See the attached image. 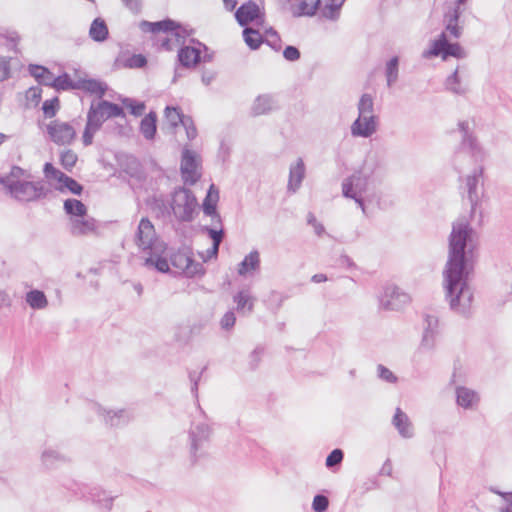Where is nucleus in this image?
Segmentation results:
<instances>
[{
    "label": "nucleus",
    "mask_w": 512,
    "mask_h": 512,
    "mask_svg": "<svg viewBox=\"0 0 512 512\" xmlns=\"http://www.w3.org/2000/svg\"><path fill=\"white\" fill-rule=\"evenodd\" d=\"M64 211L70 218L87 215V207L80 200L73 198L64 201Z\"/></svg>",
    "instance_id": "34"
},
{
    "label": "nucleus",
    "mask_w": 512,
    "mask_h": 512,
    "mask_svg": "<svg viewBox=\"0 0 512 512\" xmlns=\"http://www.w3.org/2000/svg\"><path fill=\"white\" fill-rule=\"evenodd\" d=\"M23 174L24 170L22 168L13 166L8 175L0 177V183L7 189L9 188L8 181L10 183L16 184L17 182L21 181L20 178L23 176Z\"/></svg>",
    "instance_id": "45"
},
{
    "label": "nucleus",
    "mask_w": 512,
    "mask_h": 512,
    "mask_svg": "<svg viewBox=\"0 0 512 512\" xmlns=\"http://www.w3.org/2000/svg\"><path fill=\"white\" fill-rule=\"evenodd\" d=\"M181 125L185 128L186 135L189 140H193L196 138L197 129H196L193 119L190 116L186 115L185 118L183 119Z\"/></svg>",
    "instance_id": "52"
},
{
    "label": "nucleus",
    "mask_w": 512,
    "mask_h": 512,
    "mask_svg": "<svg viewBox=\"0 0 512 512\" xmlns=\"http://www.w3.org/2000/svg\"><path fill=\"white\" fill-rule=\"evenodd\" d=\"M377 166L376 160L368 158L363 166L342 182V194L346 198L353 199L363 214H366V206L363 194L368 190L369 179Z\"/></svg>",
    "instance_id": "4"
},
{
    "label": "nucleus",
    "mask_w": 512,
    "mask_h": 512,
    "mask_svg": "<svg viewBox=\"0 0 512 512\" xmlns=\"http://www.w3.org/2000/svg\"><path fill=\"white\" fill-rule=\"evenodd\" d=\"M458 127H459L460 132L462 133V139H466L467 137L471 138L474 136L470 130L468 121H460L458 123Z\"/></svg>",
    "instance_id": "63"
},
{
    "label": "nucleus",
    "mask_w": 512,
    "mask_h": 512,
    "mask_svg": "<svg viewBox=\"0 0 512 512\" xmlns=\"http://www.w3.org/2000/svg\"><path fill=\"white\" fill-rule=\"evenodd\" d=\"M212 436L211 426L202 421L193 423L189 430V452L192 464L206 455L205 448L208 446Z\"/></svg>",
    "instance_id": "6"
},
{
    "label": "nucleus",
    "mask_w": 512,
    "mask_h": 512,
    "mask_svg": "<svg viewBox=\"0 0 512 512\" xmlns=\"http://www.w3.org/2000/svg\"><path fill=\"white\" fill-rule=\"evenodd\" d=\"M459 150L470 154L475 162H483L487 157V152L481 146L475 136L462 139Z\"/></svg>",
    "instance_id": "20"
},
{
    "label": "nucleus",
    "mask_w": 512,
    "mask_h": 512,
    "mask_svg": "<svg viewBox=\"0 0 512 512\" xmlns=\"http://www.w3.org/2000/svg\"><path fill=\"white\" fill-rule=\"evenodd\" d=\"M387 86L392 87L399 78V57L394 56L385 65Z\"/></svg>",
    "instance_id": "35"
},
{
    "label": "nucleus",
    "mask_w": 512,
    "mask_h": 512,
    "mask_svg": "<svg viewBox=\"0 0 512 512\" xmlns=\"http://www.w3.org/2000/svg\"><path fill=\"white\" fill-rule=\"evenodd\" d=\"M437 335H438V333H434L431 331H424L422 340L420 343V349L427 350V351L434 349L435 344H436Z\"/></svg>",
    "instance_id": "47"
},
{
    "label": "nucleus",
    "mask_w": 512,
    "mask_h": 512,
    "mask_svg": "<svg viewBox=\"0 0 512 512\" xmlns=\"http://www.w3.org/2000/svg\"><path fill=\"white\" fill-rule=\"evenodd\" d=\"M289 4V11L293 17L313 16L318 10L321 0H279Z\"/></svg>",
    "instance_id": "15"
},
{
    "label": "nucleus",
    "mask_w": 512,
    "mask_h": 512,
    "mask_svg": "<svg viewBox=\"0 0 512 512\" xmlns=\"http://www.w3.org/2000/svg\"><path fill=\"white\" fill-rule=\"evenodd\" d=\"M146 63V58L141 54H135L128 59V66L131 68H142Z\"/></svg>",
    "instance_id": "59"
},
{
    "label": "nucleus",
    "mask_w": 512,
    "mask_h": 512,
    "mask_svg": "<svg viewBox=\"0 0 512 512\" xmlns=\"http://www.w3.org/2000/svg\"><path fill=\"white\" fill-rule=\"evenodd\" d=\"M55 189L60 192H64L65 190H68L72 194L81 195V193L83 191V186L80 183H78L75 179L67 176L65 178V181L63 183H61V185L55 186Z\"/></svg>",
    "instance_id": "43"
},
{
    "label": "nucleus",
    "mask_w": 512,
    "mask_h": 512,
    "mask_svg": "<svg viewBox=\"0 0 512 512\" xmlns=\"http://www.w3.org/2000/svg\"><path fill=\"white\" fill-rule=\"evenodd\" d=\"M178 60L183 67H194L201 60V51L196 47L183 46L178 52Z\"/></svg>",
    "instance_id": "23"
},
{
    "label": "nucleus",
    "mask_w": 512,
    "mask_h": 512,
    "mask_svg": "<svg viewBox=\"0 0 512 512\" xmlns=\"http://www.w3.org/2000/svg\"><path fill=\"white\" fill-rule=\"evenodd\" d=\"M245 43L253 50L258 49L262 43V36L257 30L245 28L243 31Z\"/></svg>",
    "instance_id": "42"
},
{
    "label": "nucleus",
    "mask_w": 512,
    "mask_h": 512,
    "mask_svg": "<svg viewBox=\"0 0 512 512\" xmlns=\"http://www.w3.org/2000/svg\"><path fill=\"white\" fill-rule=\"evenodd\" d=\"M77 80H72L67 73L55 77L53 88L56 90H74L76 88Z\"/></svg>",
    "instance_id": "44"
},
{
    "label": "nucleus",
    "mask_w": 512,
    "mask_h": 512,
    "mask_svg": "<svg viewBox=\"0 0 512 512\" xmlns=\"http://www.w3.org/2000/svg\"><path fill=\"white\" fill-rule=\"evenodd\" d=\"M377 130V116H358L351 125V134L355 137L368 138Z\"/></svg>",
    "instance_id": "16"
},
{
    "label": "nucleus",
    "mask_w": 512,
    "mask_h": 512,
    "mask_svg": "<svg viewBox=\"0 0 512 512\" xmlns=\"http://www.w3.org/2000/svg\"><path fill=\"white\" fill-rule=\"evenodd\" d=\"M344 457V453L341 449H334L326 458V466L332 468L339 465Z\"/></svg>",
    "instance_id": "51"
},
{
    "label": "nucleus",
    "mask_w": 512,
    "mask_h": 512,
    "mask_svg": "<svg viewBox=\"0 0 512 512\" xmlns=\"http://www.w3.org/2000/svg\"><path fill=\"white\" fill-rule=\"evenodd\" d=\"M236 322V317L233 311H228L224 314L220 321V325L222 329L229 330L231 329Z\"/></svg>",
    "instance_id": "55"
},
{
    "label": "nucleus",
    "mask_w": 512,
    "mask_h": 512,
    "mask_svg": "<svg viewBox=\"0 0 512 512\" xmlns=\"http://www.w3.org/2000/svg\"><path fill=\"white\" fill-rule=\"evenodd\" d=\"M377 370H378V376L382 380H384L388 383H395L397 381V377L387 367L380 364V365H378Z\"/></svg>",
    "instance_id": "53"
},
{
    "label": "nucleus",
    "mask_w": 512,
    "mask_h": 512,
    "mask_svg": "<svg viewBox=\"0 0 512 512\" xmlns=\"http://www.w3.org/2000/svg\"><path fill=\"white\" fill-rule=\"evenodd\" d=\"M9 183L8 192L12 197L19 201H35L41 198H46L51 192V188L44 180L39 181H24L21 180L16 184Z\"/></svg>",
    "instance_id": "7"
},
{
    "label": "nucleus",
    "mask_w": 512,
    "mask_h": 512,
    "mask_svg": "<svg viewBox=\"0 0 512 512\" xmlns=\"http://www.w3.org/2000/svg\"><path fill=\"white\" fill-rule=\"evenodd\" d=\"M483 177V167L475 168L471 174L466 177L465 187L468 194V199L471 204V216H474L476 207L480 201L479 184Z\"/></svg>",
    "instance_id": "14"
},
{
    "label": "nucleus",
    "mask_w": 512,
    "mask_h": 512,
    "mask_svg": "<svg viewBox=\"0 0 512 512\" xmlns=\"http://www.w3.org/2000/svg\"><path fill=\"white\" fill-rule=\"evenodd\" d=\"M392 424L401 437L410 439L414 436V428L410 418L399 407L395 410V414L392 418Z\"/></svg>",
    "instance_id": "19"
},
{
    "label": "nucleus",
    "mask_w": 512,
    "mask_h": 512,
    "mask_svg": "<svg viewBox=\"0 0 512 512\" xmlns=\"http://www.w3.org/2000/svg\"><path fill=\"white\" fill-rule=\"evenodd\" d=\"M305 176V165L301 158L294 165H291L289 172L288 190L296 192Z\"/></svg>",
    "instance_id": "24"
},
{
    "label": "nucleus",
    "mask_w": 512,
    "mask_h": 512,
    "mask_svg": "<svg viewBox=\"0 0 512 512\" xmlns=\"http://www.w3.org/2000/svg\"><path fill=\"white\" fill-rule=\"evenodd\" d=\"M43 172L45 175V178L48 181H56L57 185H61L65 181V178L67 175L60 171L59 169L55 168L51 163H45Z\"/></svg>",
    "instance_id": "40"
},
{
    "label": "nucleus",
    "mask_w": 512,
    "mask_h": 512,
    "mask_svg": "<svg viewBox=\"0 0 512 512\" xmlns=\"http://www.w3.org/2000/svg\"><path fill=\"white\" fill-rule=\"evenodd\" d=\"M89 36L95 42H104L108 39L109 30L104 19H94L89 28Z\"/></svg>",
    "instance_id": "29"
},
{
    "label": "nucleus",
    "mask_w": 512,
    "mask_h": 512,
    "mask_svg": "<svg viewBox=\"0 0 512 512\" xmlns=\"http://www.w3.org/2000/svg\"><path fill=\"white\" fill-rule=\"evenodd\" d=\"M438 318L434 315H427L425 318V327L424 331H431L434 333H438Z\"/></svg>",
    "instance_id": "58"
},
{
    "label": "nucleus",
    "mask_w": 512,
    "mask_h": 512,
    "mask_svg": "<svg viewBox=\"0 0 512 512\" xmlns=\"http://www.w3.org/2000/svg\"><path fill=\"white\" fill-rule=\"evenodd\" d=\"M78 160V156L72 150H65L60 154V162L64 169L71 171Z\"/></svg>",
    "instance_id": "46"
},
{
    "label": "nucleus",
    "mask_w": 512,
    "mask_h": 512,
    "mask_svg": "<svg viewBox=\"0 0 512 512\" xmlns=\"http://www.w3.org/2000/svg\"><path fill=\"white\" fill-rule=\"evenodd\" d=\"M263 351V348L257 347L251 352L249 356V367L251 370H255L258 367L263 355Z\"/></svg>",
    "instance_id": "54"
},
{
    "label": "nucleus",
    "mask_w": 512,
    "mask_h": 512,
    "mask_svg": "<svg viewBox=\"0 0 512 512\" xmlns=\"http://www.w3.org/2000/svg\"><path fill=\"white\" fill-rule=\"evenodd\" d=\"M156 122H157V115L155 112L151 111L149 112L140 123V131L145 139L152 140L155 137L156 134Z\"/></svg>",
    "instance_id": "33"
},
{
    "label": "nucleus",
    "mask_w": 512,
    "mask_h": 512,
    "mask_svg": "<svg viewBox=\"0 0 512 512\" xmlns=\"http://www.w3.org/2000/svg\"><path fill=\"white\" fill-rule=\"evenodd\" d=\"M26 302L33 309H44L48 305L44 292L31 290L26 294Z\"/></svg>",
    "instance_id": "37"
},
{
    "label": "nucleus",
    "mask_w": 512,
    "mask_h": 512,
    "mask_svg": "<svg viewBox=\"0 0 512 512\" xmlns=\"http://www.w3.org/2000/svg\"><path fill=\"white\" fill-rule=\"evenodd\" d=\"M38 71H42L43 77L39 81L40 84L45 86H54L55 76L47 68H36Z\"/></svg>",
    "instance_id": "57"
},
{
    "label": "nucleus",
    "mask_w": 512,
    "mask_h": 512,
    "mask_svg": "<svg viewBox=\"0 0 512 512\" xmlns=\"http://www.w3.org/2000/svg\"><path fill=\"white\" fill-rule=\"evenodd\" d=\"M275 107V101L270 95H260L256 98L252 106V113L255 116L263 115L272 111Z\"/></svg>",
    "instance_id": "32"
},
{
    "label": "nucleus",
    "mask_w": 512,
    "mask_h": 512,
    "mask_svg": "<svg viewBox=\"0 0 512 512\" xmlns=\"http://www.w3.org/2000/svg\"><path fill=\"white\" fill-rule=\"evenodd\" d=\"M124 5L132 12L140 10V0H122Z\"/></svg>",
    "instance_id": "64"
},
{
    "label": "nucleus",
    "mask_w": 512,
    "mask_h": 512,
    "mask_svg": "<svg viewBox=\"0 0 512 512\" xmlns=\"http://www.w3.org/2000/svg\"><path fill=\"white\" fill-rule=\"evenodd\" d=\"M125 105L129 106L130 109H131V113L135 116H140L143 114L144 110H145V105L144 103L142 102H139V103H135L133 104V101L132 100H126L124 102Z\"/></svg>",
    "instance_id": "62"
},
{
    "label": "nucleus",
    "mask_w": 512,
    "mask_h": 512,
    "mask_svg": "<svg viewBox=\"0 0 512 512\" xmlns=\"http://www.w3.org/2000/svg\"><path fill=\"white\" fill-rule=\"evenodd\" d=\"M238 312L248 313L253 311L255 298L251 296L249 290H241L233 297Z\"/></svg>",
    "instance_id": "31"
},
{
    "label": "nucleus",
    "mask_w": 512,
    "mask_h": 512,
    "mask_svg": "<svg viewBox=\"0 0 512 512\" xmlns=\"http://www.w3.org/2000/svg\"><path fill=\"white\" fill-rule=\"evenodd\" d=\"M96 229V220L88 215L70 218L69 231L73 236H87L95 233Z\"/></svg>",
    "instance_id": "17"
},
{
    "label": "nucleus",
    "mask_w": 512,
    "mask_h": 512,
    "mask_svg": "<svg viewBox=\"0 0 512 512\" xmlns=\"http://www.w3.org/2000/svg\"><path fill=\"white\" fill-rule=\"evenodd\" d=\"M100 130L99 127L87 120L85 129L82 135L84 146H90L93 143L94 134Z\"/></svg>",
    "instance_id": "48"
},
{
    "label": "nucleus",
    "mask_w": 512,
    "mask_h": 512,
    "mask_svg": "<svg viewBox=\"0 0 512 512\" xmlns=\"http://www.w3.org/2000/svg\"><path fill=\"white\" fill-rule=\"evenodd\" d=\"M112 117L124 118L125 112L121 106L107 100H101L97 103L93 102L87 113V120L99 127V129L107 119Z\"/></svg>",
    "instance_id": "8"
},
{
    "label": "nucleus",
    "mask_w": 512,
    "mask_h": 512,
    "mask_svg": "<svg viewBox=\"0 0 512 512\" xmlns=\"http://www.w3.org/2000/svg\"><path fill=\"white\" fill-rule=\"evenodd\" d=\"M329 506V499L322 494H318L314 497L312 502V509L315 512H325Z\"/></svg>",
    "instance_id": "50"
},
{
    "label": "nucleus",
    "mask_w": 512,
    "mask_h": 512,
    "mask_svg": "<svg viewBox=\"0 0 512 512\" xmlns=\"http://www.w3.org/2000/svg\"><path fill=\"white\" fill-rule=\"evenodd\" d=\"M283 56L288 61H296L300 58V51L295 46H287L283 51Z\"/></svg>",
    "instance_id": "60"
},
{
    "label": "nucleus",
    "mask_w": 512,
    "mask_h": 512,
    "mask_svg": "<svg viewBox=\"0 0 512 512\" xmlns=\"http://www.w3.org/2000/svg\"><path fill=\"white\" fill-rule=\"evenodd\" d=\"M90 498L92 501L97 502L106 510H110L112 508L113 497H108L106 492L100 490L99 488H93L90 491Z\"/></svg>",
    "instance_id": "39"
},
{
    "label": "nucleus",
    "mask_w": 512,
    "mask_h": 512,
    "mask_svg": "<svg viewBox=\"0 0 512 512\" xmlns=\"http://www.w3.org/2000/svg\"><path fill=\"white\" fill-rule=\"evenodd\" d=\"M171 264L183 271L186 276L193 277L203 272V265L194 261L192 253L187 249L178 250L170 257Z\"/></svg>",
    "instance_id": "12"
},
{
    "label": "nucleus",
    "mask_w": 512,
    "mask_h": 512,
    "mask_svg": "<svg viewBox=\"0 0 512 512\" xmlns=\"http://www.w3.org/2000/svg\"><path fill=\"white\" fill-rule=\"evenodd\" d=\"M219 200V191L215 187L214 184H212L207 192V195L203 201V212L207 216H211L213 220H216L217 223H221L220 215L216 211L217 202Z\"/></svg>",
    "instance_id": "22"
},
{
    "label": "nucleus",
    "mask_w": 512,
    "mask_h": 512,
    "mask_svg": "<svg viewBox=\"0 0 512 512\" xmlns=\"http://www.w3.org/2000/svg\"><path fill=\"white\" fill-rule=\"evenodd\" d=\"M197 206V199L191 190L179 187L172 193L171 209L179 221L191 222Z\"/></svg>",
    "instance_id": "5"
},
{
    "label": "nucleus",
    "mask_w": 512,
    "mask_h": 512,
    "mask_svg": "<svg viewBox=\"0 0 512 512\" xmlns=\"http://www.w3.org/2000/svg\"><path fill=\"white\" fill-rule=\"evenodd\" d=\"M140 28L144 32L170 33L171 36H173L178 43H180L181 41H184V39L190 35V33L185 28H181L173 20H170V19H166V20L158 21V22L142 21L140 23Z\"/></svg>",
    "instance_id": "9"
},
{
    "label": "nucleus",
    "mask_w": 512,
    "mask_h": 512,
    "mask_svg": "<svg viewBox=\"0 0 512 512\" xmlns=\"http://www.w3.org/2000/svg\"><path fill=\"white\" fill-rule=\"evenodd\" d=\"M260 15V8L254 1L243 3L235 12V18L240 26H246Z\"/></svg>",
    "instance_id": "18"
},
{
    "label": "nucleus",
    "mask_w": 512,
    "mask_h": 512,
    "mask_svg": "<svg viewBox=\"0 0 512 512\" xmlns=\"http://www.w3.org/2000/svg\"><path fill=\"white\" fill-rule=\"evenodd\" d=\"M307 223L314 228V232L318 236H322L324 234V232H325L324 226L316 220L314 214L311 212H309L307 215Z\"/></svg>",
    "instance_id": "56"
},
{
    "label": "nucleus",
    "mask_w": 512,
    "mask_h": 512,
    "mask_svg": "<svg viewBox=\"0 0 512 512\" xmlns=\"http://www.w3.org/2000/svg\"><path fill=\"white\" fill-rule=\"evenodd\" d=\"M46 130L50 139L57 145H70L77 135L75 128L70 123L58 119L51 121Z\"/></svg>",
    "instance_id": "11"
},
{
    "label": "nucleus",
    "mask_w": 512,
    "mask_h": 512,
    "mask_svg": "<svg viewBox=\"0 0 512 512\" xmlns=\"http://www.w3.org/2000/svg\"><path fill=\"white\" fill-rule=\"evenodd\" d=\"M98 413L104 416L105 422L110 426H120L130 420L129 413L124 409L117 411H106L104 409L98 408Z\"/></svg>",
    "instance_id": "27"
},
{
    "label": "nucleus",
    "mask_w": 512,
    "mask_h": 512,
    "mask_svg": "<svg viewBox=\"0 0 512 512\" xmlns=\"http://www.w3.org/2000/svg\"><path fill=\"white\" fill-rule=\"evenodd\" d=\"M164 113L165 119L172 129L176 128L179 124H181L186 116L183 113H181V111L178 108L171 106H167L165 108Z\"/></svg>",
    "instance_id": "38"
},
{
    "label": "nucleus",
    "mask_w": 512,
    "mask_h": 512,
    "mask_svg": "<svg viewBox=\"0 0 512 512\" xmlns=\"http://www.w3.org/2000/svg\"><path fill=\"white\" fill-rule=\"evenodd\" d=\"M76 88L77 90L96 94L99 98L103 97L107 90V86L103 82L94 79H78Z\"/></svg>",
    "instance_id": "28"
},
{
    "label": "nucleus",
    "mask_w": 512,
    "mask_h": 512,
    "mask_svg": "<svg viewBox=\"0 0 512 512\" xmlns=\"http://www.w3.org/2000/svg\"><path fill=\"white\" fill-rule=\"evenodd\" d=\"M59 109V100L57 97L44 101L42 110L46 117H54Z\"/></svg>",
    "instance_id": "49"
},
{
    "label": "nucleus",
    "mask_w": 512,
    "mask_h": 512,
    "mask_svg": "<svg viewBox=\"0 0 512 512\" xmlns=\"http://www.w3.org/2000/svg\"><path fill=\"white\" fill-rule=\"evenodd\" d=\"M480 401L479 394L467 387L458 386L456 388V402L464 409H474Z\"/></svg>",
    "instance_id": "21"
},
{
    "label": "nucleus",
    "mask_w": 512,
    "mask_h": 512,
    "mask_svg": "<svg viewBox=\"0 0 512 512\" xmlns=\"http://www.w3.org/2000/svg\"><path fill=\"white\" fill-rule=\"evenodd\" d=\"M345 0H323L319 6L321 16L329 20H337Z\"/></svg>",
    "instance_id": "26"
},
{
    "label": "nucleus",
    "mask_w": 512,
    "mask_h": 512,
    "mask_svg": "<svg viewBox=\"0 0 512 512\" xmlns=\"http://www.w3.org/2000/svg\"><path fill=\"white\" fill-rule=\"evenodd\" d=\"M473 232L466 218L453 222L449 236L448 260L443 272L450 308L464 316L469 315L473 300V292L468 285L472 270Z\"/></svg>",
    "instance_id": "1"
},
{
    "label": "nucleus",
    "mask_w": 512,
    "mask_h": 512,
    "mask_svg": "<svg viewBox=\"0 0 512 512\" xmlns=\"http://www.w3.org/2000/svg\"><path fill=\"white\" fill-rule=\"evenodd\" d=\"M359 116L374 115V102L370 94H363L358 102Z\"/></svg>",
    "instance_id": "41"
},
{
    "label": "nucleus",
    "mask_w": 512,
    "mask_h": 512,
    "mask_svg": "<svg viewBox=\"0 0 512 512\" xmlns=\"http://www.w3.org/2000/svg\"><path fill=\"white\" fill-rule=\"evenodd\" d=\"M135 244L143 251H149L144 265L148 268H155L157 271L166 273L169 271V263L163 254L166 251V244L157 237L154 225L144 217L140 220L135 234Z\"/></svg>",
    "instance_id": "3"
},
{
    "label": "nucleus",
    "mask_w": 512,
    "mask_h": 512,
    "mask_svg": "<svg viewBox=\"0 0 512 512\" xmlns=\"http://www.w3.org/2000/svg\"><path fill=\"white\" fill-rule=\"evenodd\" d=\"M199 156L190 149H184L181 159V176L185 184L194 185L201 177Z\"/></svg>",
    "instance_id": "10"
},
{
    "label": "nucleus",
    "mask_w": 512,
    "mask_h": 512,
    "mask_svg": "<svg viewBox=\"0 0 512 512\" xmlns=\"http://www.w3.org/2000/svg\"><path fill=\"white\" fill-rule=\"evenodd\" d=\"M41 460L47 468H55L63 463H66L69 459L59 451L48 448L42 452Z\"/></svg>",
    "instance_id": "30"
},
{
    "label": "nucleus",
    "mask_w": 512,
    "mask_h": 512,
    "mask_svg": "<svg viewBox=\"0 0 512 512\" xmlns=\"http://www.w3.org/2000/svg\"><path fill=\"white\" fill-rule=\"evenodd\" d=\"M409 296L401 292L395 286H388L385 288L383 295L380 298V306L385 310H399L409 302Z\"/></svg>",
    "instance_id": "13"
},
{
    "label": "nucleus",
    "mask_w": 512,
    "mask_h": 512,
    "mask_svg": "<svg viewBox=\"0 0 512 512\" xmlns=\"http://www.w3.org/2000/svg\"><path fill=\"white\" fill-rule=\"evenodd\" d=\"M445 87L447 90L457 95H464L468 91V87L461 83L458 75V68L446 79Z\"/></svg>",
    "instance_id": "36"
},
{
    "label": "nucleus",
    "mask_w": 512,
    "mask_h": 512,
    "mask_svg": "<svg viewBox=\"0 0 512 512\" xmlns=\"http://www.w3.org/2000/svg\"><path fill=\"white\" fill-rule=\"evenodd\" d=\"M205 230L208 232L215 246L221 244L224 237V232L222 229L216 230L213 228L206 227Z\"/></svg>",
    "instance_id": "61"
},
{
    "label": "nucleus",
    "mask_w": 512,
    "mask_h": 512,
    "mask_svg": "<svg viewBox=\"0 0 512 512\" xmlns=\"http://www.w3.org/2000/svg\"><path fill=\"white\" fill-rule=\"evenodd\" d=\"M460 17L459 8H453L448 11L444 16L445 31H443L437 39L432 41L431 47L425 50L422 54L424 58L438 57L440 56L443 60L448 57H455L457 59H464L467 56L466 51L461 47L459 43H451L448 39V35L458 39L462 35V27L458 25Z\"/></svg>",
    "instance_id": "2"
},
{
    "label": "nucleus",
    "mask_w": 512,
    "mask_h": 512,
    "mask_svg": "<svg viewBox=\"0 0 512 512\" xmlns=\"http://www.w3.org/2000/svg\"><path fill=\"white\" fill-rule=\"evenodd\" d=\"M260 268V254L258 251H251L239 263L237 272L240 276H246L249 273L255 272Z\"/></svg>",
    "instance_id": "25"
}]
</instances>
